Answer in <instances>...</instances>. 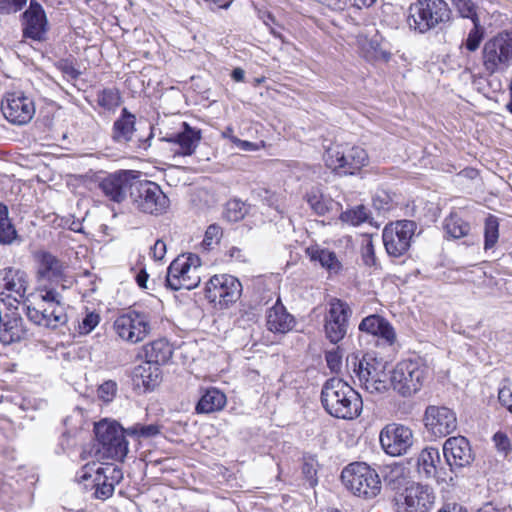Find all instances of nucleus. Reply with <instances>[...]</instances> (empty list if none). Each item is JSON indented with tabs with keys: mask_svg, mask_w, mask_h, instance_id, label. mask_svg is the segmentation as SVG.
<instances>
[{
	"mask_svg": "<svg viewBox=\"0 0 512 512\" xmlns=\"http://www.w3.org/2000/svg\"><path fill=\"white\" fill-rule=\"evenodd\" d=\"M493 442L495 444L496 449L504 456H507L511 452V442L504 432H496L493 436Z\"/></svg>",
	"mask_w": 512,
	"mask_h": 512,
	"instance_id": "47",
	"label": "nucleus"
},
{
	"mask_svg": "<svg viewBox=\"0 0 512 512\" xmlns=\"http://www.w3.org/2000/svg\"><path fill=\"white\" fill-rule=\"evenodd\" d=\"M428 369L419 359L402 360L391 372L390 385L403 397H410L422 388Z\"/></svg>",
	"mask_w": 512,
	"mask_h": 512,
	"instance_id": "7",
	"label": "nucleus"
},
{
	"mask_svg": "<svg viewBox=\"0 0 512 512\" xmlns=\"http://www.w3.org/2000/svg\"><path fill=\"white\" fill-rule=\"evenodd\" d=\"M321 402L327 413L345 420L357 418L363 406L359 393L339 378L326 381L321 391Z\"/></svg>",
	"mask_w": 512,
	"mask_h": 512,
	"instance_id": "2",
	"label": "nucleus"
},
{
	"mask_svg": "<svg viewBox=\"0 0 512 512\" xmlns=\"http://www.w3.org/2000/svg\"><path fill=\"white\" fill-rule=\"evenodd\" d=\"M201 259L193 253L175 258L169 265L166 285L172 290H192L201 282Z\"/></svg>",
	"mask_w": 512,
	"mask_h": 512,
	"instance_id": "6",
	"label": "nucleus"
},
{
	"mask_svg": "<svg viewBox=\"0 0 512 512\" xmlns=\"http://www.w3.org/2000/svg\"><path fill=\"white\" fill-rule=\"evenodd\" d=\"M381 447L390 456L406 454L414 443L413 431L402 424H387L380 432Z\"/></svg>",
	"mask_w": 512,
	"mask_h": 512,
	"instance_id": "18",
	"label": "nucleus"
},
{
	"mask_svg": "<svg viewBox=\"0 0 512 512\" xmlns=\"http://www.w3.org/2000/svg\"><path fill=\"white\" fill-rule=\"evenodd\" d=\"M444 230L451 238L459 239L469 234L471 226L457 213H451L444 220Z\"/></svg>",
	"mask_w": 512,
	"mask_h": 512,
	"instance_id": "37",
	"label": "nucleus"
},
{
	"mask_svg": "<svg viewBox=\"0 0 512 512\" xmlns=\"http://www.w3.org/2000/svg\"><path fill=\"white\" fill-rule=\"evenodd\" d=\"M324 161L327 167L339 174L354 175L368 164V155L359 146L334 144L326 150Z\"/></svg>",
	"mask_w": 512,
	"mask_h": 512,
	"instance_id": "10",
	"label": "nucleus"
},
{
	"mask_svg": "<svg viewBox=\"0 0 512 512\" xmlns=\"http://www.w3.org/2000/svg\"><path fill=\"white\" fill-rule=\"evenodd\" d=\"M247 205L239 199H232L227 202L225 217L231 222H237L247 214Z\"/></svg>",
	"mask_w": 512,
	"mask_h": 512,
	"instance_id": "41",
	"label": "nucleus"
},
{
	"mask_svg": "<svg viewBox=\"0 0 512 512\" xmlns=\"http://www.w3.org/2000/svg\"><path fill=\"white\" fill-rule=\"evenodd\" d=\"M440 452L437 448L426 447L417 456V472L425 479L434 478L440 464Z\"/></svg>",
	"mask_w": 512,
	"mask_h": 512,
	"instance_id": "30",
	"label": "nucleus"
},
{
	"mask_svg": "<svg viewBox=\"0 0 512 512\" xmlns=\"http://www.w3.org/2000/svg\"><path fill=\"white\" fill-rule=\"evenodd\" d=\"M482 65L488 75L504 73L512 66V31H503L485 42Z\"/></svg>",
	"mask_w": 512,
	"mask_h": 512,
	"instance_id": "8",
	"label": "nucleus"
},
{
	"mask_svg": "<svg viewBox=\"0 0 512 512\" xmlns=\"http://www.w3.org/2000/svg\"><path fill=\"white\" fill-rule=\"evenodd\" d=\"M359 330L383 339L392 345L396 340V333L392 325L379 315H370L359 324Z\"/></svg>",
	"mask_w": 512,
	"mask_h": 512,
	"instance_id": "27",
	"label": "nucleus"
},
{
	"mask_svg": "<svg viewBox=\"0 0 512 512\" xmlns=\"http://www.w3.org/2000/svg\"><path fill=\"white\" fill-rule=\"evenodd\" d=\"M126 433L129 436L137 438H150L160 433V426L157 424L143 425L137 423L126 429Z\"/></svg>",
	"mask_w": 512,
	"mask_h": 512,
	"instance_id": "42",
	"label": "nucleus"
},
{
	"mask_svg": "<svg viewBox=\"0 0 512 512\" xmlns=\"http://www.w3.org/2000/svg\"><path fill=\"white\" fill-rule=\"evenodd\" d=\"M1 111L13 125H25L35 115L34 101L20 92L7 93L1 101Z\"/></svg>",
	"mask_w": 512,
	"mask_h": 512,
	"instance_id": "19",
	"label": "nucleus"
},
{
	"mask_svg": "<svg viewBox=\"0 0 512 512\" xmlns=\"http://www.w3.org/2000/svg\"><path fill=\"white\" fill-rule=\"evenodd\" d=\"M351 314V308L346 302L337 298L329 302V309L324 317V329L331 343L337 344L346 336Z\"/></svg>",
	"mask_w": 512,
	"mask_h": 512,
	"instance_id": "17",
	"label": "nucleus"
},
{
	"mask_svg": "<svg viewBox=\"0 0 512 512\" xmlns=\"http://www.w3.org/2000/svg\"><path fill=\"white\" fill-rule=\"evenodd\" d=\"M95 436L98 441L97 452L101 458L123 461L128 453L126 429L116 421L102 420L95 424Z\"/></svg>",
	"mask_w": 512,
	"mask_h": 512,
	"instance_id": "5",
	"label": "nucleus"
},
{
	"mask_svg": "<svg viewBox=\"0 0 512 512\" xmlns=\"http://www.w3.org/2000/svg\"><path fill=\"white\" fill-rule=\"evenodd\" d=\"M130 198L135 209L155 216L164 214L170 205L169 198L160 186L149 180L136 178Z\"/></svg>",
	"mask_w": 512,
	"mask_h": 512,
	"instance_id": "11",
	"label": "nucleus"
},
{
	"mask_svg": "<svg viewBox=\"0 0 512 512\" xmlns=\"http://www.w3.org/2000/svg\"><path fill=\"white\" fill-rule=\"evenodd\" d=\"M36 262V292L27 305L28 319L38 326L57 329L68 321L65 303L58 287L65 288L66 266L63 261L48 251H38Z\"/></svg>",
	"mask_w": 512,
	"mask_h": 512,
	"instance_id": "1",
	"label": "nucleus"
},
{
	"mask_svg": "<svg viewBox=\"0 0 512 512\" xmlns=\"http://www.w3.org/2000/svg\"><path fill=\"white\" fill-rule=\"evenodd\" d=\"M231 77L236 82H241L244 80L245 72L242 68H235L232 71Z\"/></svg>",
	"mask_w": 512,
	"mask_h": 512,
	"instance_id": "62",
	"label": "nucleus"
},
{
	"mask_svg": "<svg viewBox=\"0 0 512 512\" xmlns=\"http://www.w3.org/2000/svg\"><path fill=\"white\" fill-rule=\"evenodd\" d=\"M22 33L24 38L33 41H44L49 29L48 19L44 8L36 0H31L28 8L22 14Z\"/></svg>",
	"mask_w": 512,
	"mask_h": 512,
	"instance_id": "20",
	"label": "nucleus"
},
{
	"mask_svg": "<svg viewBox=\"0 0 512 512\" xmlns=\"http://www.w3.org/2000/svg\"><path fill=\"white\" fill-rule=\"evenodd\" d=\"M149 275L146 273V271L141 270L137 276H136V282L141 288H146V283L148 281Z\"/></svg>",
	"mask_w": 512,
	"mask_h": 512,
	"instance_id": "61",
	"label": "nucleus"
},
{
	"mask_svg": "<svg viewBox=\"0 0 512 512\" xmlns=\"http://www.w3.org/2000/svg\"><path fill=\"white\" fill-rule=\"evenodd\" d=\"M306 201L310 208L319 216L327 214L339 203L334 202L329 196L324 195L319 189L313 188L306 194Z\"/></svg>",
	"mask_w": 512,
	"mask_h": 512,
	"instance_id": "35",
	"label": "nucleus"
},
{
	"mask_svg": "<svg viewBox=\"0 0 512 512\" xmlns=\"http://www.w3.org/2000/svg\"><path fill=\"white\" fill-rule=\"evenodd\" d=\"M346 366L359 380L360 385L369 393H384L389 383L384 366L370 355L350 354Z\"/></svg>",
	"mask_w": 512,
	"mask_h": 512,
	"instance_id": "4",
	"label": "nucleus"
},
{
	"mask_svg": "<svg viewBox=\"0 0 512 512\" xmlns=\"http://www.w3.org/2000/svg\"><path fill=\"white\" fill-rule=\"evenodd\" d=\"M266 325L274 333H287L295 325L294 317L289 314L280 299L267 311Z\"/></svg>",
	"mask_w": 512,
	"mask_h": 512,
	"instance_id": "28",
	"label": "nucleus"
},
{
	"mask_svg": "<svg viewBox=\"0 0 512 512\" xmlns=\"http://www.w3.org/2000/svg\"><path fill=\"white\" fill-rule=\"evenodd\" d=\"M443 455L451 471L469 466L474 455L464 436L449 437L443 444Z\"/></svg>",
	"mask_w": 512,
	"mask_h": 512,
	"instance_id": "22",
	"label": "nucleus"
},
{
	"mask_svg": "<svg viewBox=\"0 0 512 512\" xmlns=\"http://www.w3.org/2000/svg\"><path fill=\"white\" fill-rule=\"evenodd\" d=\"M234 145L243 151H254L257 149V145L253 142L241 140L239 138L234 139Z\"/></svg>",
	"mask_w": 512,
	"mask_h": 512,
	"instance_id": "58",
	"label": "nucleus"
},
{
	"mask_svg": "<svg viewBox=\"0 0 512 512\" xmlns=\"http://www.w3.org/2000/svg\"><path fill=\"white\" fill-rule=\"evenodd\" d=\"M146 361L157 366L166 364L172 357V347L166 339L154 340L143 347Z\"/></svg>",
	"mask_w": 512,
	"mask_h": 512,
	"instance_id": "32",
	"label": "nucleus"
},
{
	"mask_svg": "<svg viewBox=\"0 0 512 512\" xmlns=\"http://www.w3.org/2000/svg\"><path fill=\"white\" fill-rule=\"evenodd\" d=\"M435 498L431 487L413 482L395 496V502L398 512H429Z\"/></svg>",
	"mask_w": 512,
	"mask_h": 512,
	"instance_id": "14",
	"label": "nucleus"
},
{
	"mask_svg": "<svg viewBox=\"0 0 512 512\" xmlns=\"http://www.w3.org/2000/svg\"><path fill=\"white\" fill-rule=\"evenodd\" d=\"M116 391H117L116 382H114L112 380L105 381L98 388V396L103 401L110 402L114 398Z\"/></svg>",
	"mask_w": 512,
	"mask_h": 512,
	"instance_id": "48",
	"label": "nucleus"
},
{
	"mask_svg": "<svg viewBox=\"0 0 512 512\" xmlns=\"http://www.w3.org/2000/svg\"><path fill=\"white\" fill-rule=\"evenodd\" d=\"M182 125L183 131L165 138V140L178 144L182 155H192L201 139L200 130L191 128L186 122H183Z\"/></svg>",
	"mask_w": 512,
	"mask_h": 512,
	"instance_id": "31",
	"label": "nucleus"
},
{
	"mask_svg": "<svg viewBox=\"0 0 512 512\" xmlns=\"http://www.w3.org/2000/svg\"><path fill=\"white\" fill-rule=\"evenodd\" d=\"M332 10H342L346 6V0H316Z\"/></svg>",
	"mask_w": 512,
	"mask_h": 512,
	"instance_id": "57",
	"label": "nucleus"
},
{
	"mask_svg": "<svg viewBox=\"0 0 512 512\" xmlns=\"http://www.w3.org/2000/svg\"><path fill=\"white\" fill-rule=\"evenodd\" d=\"M222 237V229L216 224L210 225L204 235L202 245L205 249L209 250L214 244H217Z\"/></svg>",
	"mask_w": 512,
	"mask_h": 512,
	"instance_id": "46",
	"label": "nucleus"
},
{
	"mask_svg": "<svg viewBox=\"0 0 512 512\" xmlns=\"http://www.w3.org/2000/svg\"><path fill=\"white\" fill-rule=\"evenodd\" d=\"M416 227V223L411 220H401L385 226L382 239L389 256L398 258L409 250Z\"/></svg>",
	"mask_w": 512,
	"mask_h": 512,
	"instance_id": "15",
	"label": "nucleus"
},
{
	"mask_svg": "<svg viewBox=\"0 0 512 512\" xmlns=\"http://www.w3.org/2000/svg\"><path fill=\"white\" fill-rule=\"evenodd\" d=\"M26 336L23 319L16 312L1 315L0 322V342L11 344L21 341Z\"/></svg>",
	"mask_w": 512,
	"mask_h": 512,
	"instance_id": "25",
	"label": "nucleus"
},
{
	"mask_svg": "<svg viewBox=\"0 0 512 512\" xmlns=\"http://www.w3.org/2000/svg\"><path fill=\"white\" fill-rule=\"evenodd\" d=\"M123 477L121 469L114 465L107 464L98 467L94 482V496L97 499L106 500L110 498L115 490V485L118 484Z\"/></svg>",
	"mask_w": 512,
	"mask_h": 512,
	"instance_id": "24",
	"label": "nucleus"
},
{
	"mask_svg": "<svg viewBox=\"0 0 512 512\" xmlns=\"http://www.w3.org/2000/svg\"><path fill=\"white\" fill-rule=\"evenodd\" d=\"M362 257L366 265L372 266L376 262L374 246L372 239H368L366 244L362 248Z\"/></svg>",
	"mask_w": 512,
	"mask_h": 512,
	"instance_id": "53",
	"label": "nucleus"
},
{
	"mask_svg": "<svg viewBox=\"0 0 512 512\" xmlns=\"http://www.w3.org/2000/svg\"><path fill=\"white\" fill-rule=\"evenodd\" d=\"M135 123V115L123 108L120 117L113 124L112 139L120 144L130 142L135 132Z\"/></svg>",
	"mask_w": 512,
	"mask_h": 512,
	"instance_id": "29",
	"label": "nucleus"
},
{
	"mask_svg": "<svg viewBox=\"0 0 512 512\" xmlns=\"http://www.w3.org/2000/svg\"><path fill=\"white\" fill-rule=\"evenodd\" d=\"M316 462L314 459H308L305 460L302 466V473L305 476V478L310 482L311 486H314L317 484V470H316Z\"/></svg>",
	"mask_w": 512,
	"mask_h": 512,
	"instance_id": "50",
	"label": "nucleus"
},
{
	"mask_svg": "<svg viewBox=\"0 0 512 512\" xmlns=\"http://www.w3.org/2000/svg\"><path fill=\"white\" fill-rule=\"evenodd\" d=\"M483 36L484 30L479 23V19L474 18L473 28L469 31L465 42L466 49L471 52L476 51L483 40Z\"/></svg>",
	"mask_w": 512,
	"mask_h": 512,
	"instance_id": "43",
	"label": "nucleus"
},
{
	"mask_svg": "<svg viewBox=\"0 0 512 512\" xmlns=\"http://www.w3.org/2000/svg\"><path fill=\"white\" fill-rule=\"evenodd\" d=\"M222 136L224 138H227L229 139L233 144H234V139L237 138L234 134H233V129L231 127H227L223 132H222Z\"/></svg>",
	"mask_w": 512,
	"mask_h": 512,
	"instance_id": "64",
	"label": "nucleus"
},
{
	"mask_svg": "<svg viewBox=\"0 0 512 512\" xmlns=\"http://www.w3.org/2000/svg\"><path fill=\"white\" fill-rule=\"evenodd\" d=\"M166 254V244L162 240H157L151 247V255L155 260H162Z\"/></svg>",
	"mask_w": 512,
	"mask_h": 512,
	"instance_id": "55",
	"label": "nucleus"
},
{
	"mask_svg": "<svg viewBox=\"0 0 512 512\" xmlns=\"http://www.w3.org/2000/svg\"><path fill=\"white\" fill-rule=\"evenodd\" d=\"M477 512H510L507 508H497L492 504H485Z\"/></svg>",
	"mask_w": 512,
	"mask_h": 512,
	"instance_id": "60",
	"label": "nucleus"
},
{
	"mask_svg": "<svg viewBox=\"0 0 512 512\" xmlns=\"http://www.w3.org/2000/svg\"><path fill=\"white\" fill-rule=\"evenodd\" d=\"M438 512H468L465 507L458 503H447Z\"/></svg>",
	"mask_w": 512,
	"mask_h": 512,
	"instance_id": "59",
	"label": "nucleus"
},
{
	"mask_svg": "<svg viewBox=\"0 0 512 512\" xmlns=\"http://www.w3.org/2000/svg\"><path fill=\"white\" fill-rule=\"evenodd\" d=\"M20 240L18 233L9 218V212L6 205L0 203V244L11 245Z\"/></svg>",
	"mask_w": 512,
	"mask_h": 512,
	"instance_id": "36",
	"label": "nucleus"
},
{
	"mask_svg": "<svg viewBox=\"0 0 512 512\" xmlns=\"http://www.w3.org/2000/svg\"><path fill=\"white\" fill-rule=\"evenodd\" d=\"M57 67L64 75L71 79H77L80 75V72L68 60L59 61Z\"/></svg>",
	"mask_w": 512,
	"mask_h": 512,
	"instance_id": "54",
	"label": "nucleus"
},
{
	"mask_svg": "<svg viewBox=\"0 0 512 512\" xmlns=\"http://www.w3.org/2000/svg\"><path fill=\"white\" fill-rule=\"evenodd\" d=\"M227 254L231 260L238 262L246 261V253L241 248L233 246L227 251Z\"/></svg>",
	"mask_w": 512,
	"mask_h": 512,
	"instance_id": "56",
	"label": "nucleus"
},
{
	"mask_svg": "<svg viewBox=\"0 0 512 512\" xmlns=\"http://www.w3.org/2000/svg\"><path fill=\"white\" fill-rule=\"evenodd\" d=\"M341 479L354 495L366 499L380 493L381 481L377 472L364 462H355L345 467Z\"/></svg>",
	"mask_w": 512,
	"mask_h": 512,
	"instance_id": "9",
	"label": "nucleus"
},
{
	"mask_svg": "<svg viewBox=\"0 0 512 512\" xmlns=\"http://www.w3.org/2000/svg\"><path fill=\"white\" fill-rule=\"evenodd\" d=\"M242 292L240 281L229 274L214 275L205 286V297L209 302L228 306L236 302Z\"/></svg>",
	"mask_w": 512,
	"mask_h": 512,
	"instance_id": "16",
	"label": "nucleus"
},
{
	"mask_svg": "<svg viewBox=\"0 0 512 512\" xmlns=\"http://www.w3.org/2000/svg\"><path fill=\"white\" fill-rule=\"evenodd\" d=\"M226 404V396L216 388L207 389L196 405L198 413H212L221 410Z\"/></svg>",
	"mask_w": 512,
	"mask_h": 512,
	"instance_id": "34",
	"label": "nucleus"
},
{
	"mask_svg": "<svg viewBox=\"0 0 512 512\" xmlns=\"http://www.w3.org/2000/svg\"><path fill=\"white\" fill-rule=\"evenodd\" d=\"M340 219L342 222L357 226L368 219L367 209L363 205L356 206L341 213Z\"/></svg>",
	"mask_w": 512,
	"mask_h": 512,
	"instance_id": "40",
	"label": "nucleus"
},
{
	"mask_svg": "<svg viewBox=\"0 0 512 512\" xmlns=\"http://www.w3.org/2000/svg\"><path fill=\"white\" fill-rule=\"evenodd\" d=\"M499 239V220L490 214L484 222V249L489 250L495 247Z\"/></svg>",
	"mask_w": 512,
	"mask_h": 512,
	"instance_id": "38",
	"label": "nucleus"
},
{
	"mask_svg": "<svg viewBox=\"0 0 512 512\" xmlns=\"http://www.w3.org/2000/svg\"><path fill=\"white\" fill-rule=\"evenodd\" d=\"M27 0H0V13H16L26 5Z\"/></svg>",
	"mask_w": 512,
	"mask_h": 512,
	"instance_id": "49",
	"label": "nucleus"
},
{
	"mask_svg": "<svg viewBox=\"0 0 512 512\" xmlns=\"http://www.w3.org/2000/svg\"><path fill=\"white\" fill-rule=\"evenodd\" d=\"M27 287V274L24 271L13 267L0 270V295L19 302L24 298Z\"/></svg>",
	"mask_w": 512,
	"mask_h": 512,
	"instance_id": "23",
	"label": "nucleus"
},
{
	"mask_svg": "<svg viewBox=\"0 0 512 512\" xmlns=\"http://www.w3.org/2000/svg\"><path fill=\"white\" fill-rule=\"evenodd\" d=\"M100 315L95 312L87 313L82 321L79 323L78 332L80 335H87L91 333L99 324Z\"/></svg>",
	"mask_w": 512,
	"mask_h": 512,
	"instance_id": "45",
	"label": "nucleus"
},
{
	"mask_svg": "<svg viewBox=\"0 0 512 512\" xmlns=\"http://www.w3.org/2000/svg\"><path fill=\"white\" fill-rule=\"evenodd\" d=\"M423 422L431 440L442 439L456 431V412L446 406L429 405L423 415Z\"/></svg>",
	"mask_w": 512,
	"mask_h": 512,
	"instance_id": "13",
	"label": "nucleus"
},
{
	"mask_svg": "<svg viewBox=\"0 0 512 512\" xmlns=\"http://www.w3.org/2000/svg\"><path fill=\"white\" fill-rule=\"evenodd\" d=\"M377 0H354V5L358 8L371 7L376 3Z\"/></svg>",
	"mask_w": 512,
	"mask_h": 512,
	"instance_id": "63",
	"label": "nucleus"
},
{
	"mask_svg": "<svg viewBox=\"0 0 512 512\" xmlns=\"http://www.w3.org/2000/svg\"><path fill=\"white\" fill-rule=\"evenodd\" d=\"M121 96L116 89H103L97 94V103L105 110H114L120 105Z\"/></svg>",
	"mask_w": 512,
	"mask_h": 512,
	"instance_id": "39",
	"label": "nucleus"
},
{
	"mask_svg": "<svg viewBox=\"0 0 512 512\" xmlns=\"http://www.w3.org/2000/svg\"><path fill=\"white\" fill-rule=\"evenodd\" d=\"M326 362L331 371L337 372L341 367L342 355L337 349L326 352Z\"/></svg>",
	"mask_w": 512,
	"mask_h": 512,
	"instance_id": "51",
	"label": "nucleus"
},
{
	"mask_svg": "<svg viewBox=\"0 0 512 512\" xmlns=\"http://www.w3.org/2000/svg\"><path fill=\"white\" fill-rule=\"evenodd\" d=\"M132 171H118L107 175L99 182V188L109 200L121 203L126 199L127 192L131 196L132 186L136 181Z\"/></svg>",
	"mask_w": 512,
	"mask_h": 512,
	"instance_id": "21",
	"label": "nucleus"
},
{
	"mask_svg": "<svg viewBox=\"0 0 512 512\" xmlns=\"http://www.w3.org/2000/svg\"><path fill=\"white\" fill-rule=\"evenodd\" d=\"M454 8L463 18H470L474 22V18H478L475 11V4L471 0H452Z\"/></svg>",
	"mask_w": 512,
	"mask_h": 512,
	"instance_id": "44",
	"label": "nucleus"
},
{
	"mask_svg": "<svg viewBox=\"0 0 512 512\" xmlns=\"http://www.w3.org/2000/svg\"><path fill=\"white\" fill-rule=\"evenodd\" d=\"M451 9L444 0H417L409 7L408 25L419 33L442 29L450 22Z\"/></svg>",
	"mask_w": 512,
	"mask_h": 512,
	"instance_id": "3",
	"label": "nucleus"
},
{
	"mask_svg": "<svg viewBox=\"0 0 512 512\" xmlns=\"http://www.w3.org/2000/svg\"><path fill=\"white\" fill-rule=\"evenodd\" d=\"M132 381L135 387L152 391L161 381V370L156 364L145 361L133 369Z\"/></svg>",
	"mask_w": 512,
	"mask_h": 512,
	"instance_id": "26",
	"label": "nucleus"
},
{
	"mask_svg": "<svg viewBox=\"0 0 512 512\" xmlns=\"http://www.w3.org/2000/svg\"><path fill=\"white\" fill-rule=\"evenodd\" d=\"M112 329L122 341L138 344L151 334V316L143 311L129 310L116 317Z\"/></svg>",
	"mask_w": 512,
	"mask_h": 512,
	"instance_id": "12",
	"label": "nucleus"
},
{
	"mask_svg": "<svg viewBox=\"0 0 512 512\" xmlns=\"http://www.w3.org/2000/svg\"><path fill=\"white\" fill-rule=\"evenodd\" d=\"M305 253L312 262H318L321 267L325 268L330 273L336 274L342 268L341 262L333 251L320 248L319 246H310L306 248Z\"/></svg>",
	"mask_w": 512,
	"mask_h": 512,
	"instance_id": "33",
	"label": "nucleus"
},
{
	"mask_svg": "<svg viewBox=\"0 0 512 512\" xmlns=\"http://www.w3.org/2000/svg\"><path fill=\"white\" fill-rule=\"evenodd\" d=\"M498 399L512 413V387L504 385L499 389Z\"/></svg>",
	"mask_w": 512,
	"mask_h": 512,
	"instance_id": "52",
	"label": "nucleus"
}]
</instances>
